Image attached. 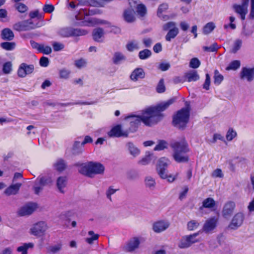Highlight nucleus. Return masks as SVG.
Listing matches in <instances>:
<instances>
[{"label":"nucleus","mask_w":254,"mask_h":254,"mask_svg":"<svg viewBox=\"0 0 254 254\" xmlns=\"http://www.w3.org/2000/svg\"><path fill=\"white\" fill-rule=\"evenodd\" d=\"M177 28L176 26V23L173 21H170L165 23L163 26V29L164 31H169L170 29H175Z\"/></svg>","instance_id":"864d4df0"},{"label":"nucleus","mask_w":254,"mask_h":254,"mask_svg":"<svg viewBox=\"0 0 254 254\" xmlns=\"http://www.w3.org/2000/svg\"><path fill=\"white\" fill-rule=\"evenodd\" d=\"M145 73L142 68H136L134 69L130 75V78L133 81H136L139 79L145 77Z\"/></svg>","instance_id":"aec40b11"},{"label":"nucleus","mask_w":254,"mask_h":254,"mask_svg":"<svg viewBox=\"0 0 254 254\" xmlns=\"http://www.w3.org/2000/svg\"><path fill=\"white\" fill-rule=\"evenodd\" d=\"M16 9L20 13H24L28 10L27 6L23 3L17 2L15 4Z\"/></svg>","instance_id":"603ef678"},{"label":"nucleus","mask_w":254,"mask_h":254,"mask_svg":"<svg viewBox=\"0 0 254 254\" xmlns=\"http://www.w3.org/2000/svg\"><path fill=\"white\" fill-rule=\"evenodd\" d=\"M240 77L241 79L252 82L254 79V66L243 67L240 73Z\"/></svg>","instance_id":"9b49d317"},{"label":"nucleus","mask_w":254,"mask_h":254,"mask_svg":"<svg viewBox=\"0 0 254 254\" xmlns=\"http://www.w3.org/2000/svg\"><path fill=\"white\" fill-rule=\"evenodd\" d=\"M83 145L79 141H75L73 144L72 151L73 154H79L83 151Z\"/></svg>","instance_id":"7c9ffc66"},{"label":"nucleus","mask_w":254,"mask_h":254,"mask_svg":"<svg viewBox=\"0 0 254 254\" xmlns=\"http://www.w3.org/2000/svg\"><path fill=\"white\" fill-rule=\"evenodd\" d=\"M58 34L63 37H69L71 36H80L87 34V30L80 28H72L70 27H64L60 28L58 31Z\"/></svg>","instance_id":"0eeeda50"},{"label":"nucleus","mask_w":254,"mask_h":254,"mask_svg":"<svg viewBox=\"0 0 254 254\" xmlns=\"http://www.w3.org/2000/svg\"><path fill=\"white\" fill-rule=\"evenodd\" d=\"M66 184V179L65 177H60L57 180V187L61 192L63 193V189L65 187Z\"/></svg>","instance_id":"72a5a7b5"},{"label":"nucleus","mask_w":254,"mask_h":254,"mask_svg":"<svg viewBox=\"0 0 254 254\" xmlns=\"http://www.w3.org/2000/svg\"><path fill=\"white\" fill-rule=\"evenodd\" d=\"M156 90L158 93H163L165 91V87L164 84L163 79H161L159 81V82L157 85V88H156Z\"/></svg>","instance_id":"13d9d810"},{"label":"nucleus","mask_w":254,"mask_h":254,"mask_svg":"<svg viewBox=\"0 0 254 254\" xmlns=\"http://www.w3.org/2000/svg\"><path fill=\"white\" fill-rule=\"evenodd\" d=\"M170 226V223L167 221H159L154 223L153 229L156 233H160L166 230Z\"/></svg>","instance_id":"6ab92c4d"},{"label":"nucleus","mask_w":254,"mask_h":254,"mask_svg":"<svg viewBox=\"0 0 254 254\" xmlns=\"http://www.w3.org/2000/svg\"><path fill=\"white\" fill-rule=\"evenodd\" d=\"M126 58L122 53L119 52H115L112 58V61L115 64H120L123 61H125Z\"/></svg>","instance_id":"bb28decb"},{"label":"nucleus","mask_w":254,"mask_h":254,"mask_svg":"<svg viewBox=\"0 0 254 254\" xmlns=\"http://www.w3.org/2000/svg\"><path fill=\"white\" fill-rule=\"evenodd\" d=\"M145 185L147 187L149 188L150 189H153L155 186V180L151 177H147L145 180Z\"/></svg>","instance_id":"a18cd8bd"},{"label":"nucleus","mask_w":254,"mask_h":254,"mask_svg":"<svg viewBox=\"0 0 254 254\" xmlns=\"http://www.w3.org/2000/svg\"><path fill=\"white\" fill-rule=\"evenodd\" d=\"M37 207L36 203H29L22 207L18 211V214L20 216L29 215L32 213Z\"/></svg>","instance_id":"a211bd4d"},{"label":"nucleus","mask_w":254,"mask_h":254,"mask_svg":"<svg viewBox=\"0 0 254 254\" xmlns=\"http://www.w3.org/2000/svg\"><path fill=\"white\" fill-rule=\"evenodd\" d=\"M110 137H127L128 135V131L127 130L123 131L121 129L120 125H117L113 127L111 130L108 133Z\"/></svg>","instance_id":"dca6fc26"},{"label":"nucleus","mask_w":254,"mask_h":254,"mask_svg":"<svg viewBox=\"0 0 254 254\" xmlns=\"http://www.w3.org/2000/svg\"><path fill=\"white\" fill-rule=\"evenodd\" d=\"M171 147L173 149V157L178 163L187 162L189 157L187 153L189 151L188 144L185 140L180 142H175L172 143Z\"/></svg>","instance_id":"f03ea898"},{"label":"nucleus","mask_w":254,"mask_h":254,"mask_svg":"<svg viewBox=\"0 0 254 254\" xmlns=\"http://www.w3.org/2000/svg\"><path fill=\"white\" fill-rule=\"evenodd\" d=\"M218 140L223 141L225 144L227 143V141L224 137L220 133H214L213 135L212 139L210 140L209 141L211 143H215Z\"/></svg>","instance_id":"c03bdc74"},{"label":"nucleus","mask_w":254,"mask_h":254,"mask_svg":"<svg viewBox=\"0 0 254 254\" xmlns=\"http://www.w3.org/2000/svg\"><path fill=\"white\" fill-rule=\"evenodd\" d=\"M1 38L3 40L11 41L13 39L14 34L9 28H4L1 32Z\"/></svg>","instance_id":"c85d7f7f"},{"label":"nucleus","mask_w":254,"mask_h":254,"mask_svg":"<svg viewBox=\"0 0 254 254\" xmlns=\"http://www.w3.org/2000/svg\"><path fill=\"white\" fill-rule=\"evenodd\" d=\"M104 171V167L103 165L92 162L81 166L79 169L80 173L89 177H92L93 174H102Z\"/></svg>","instance_id":"20e7f679"},{"label":"nucleus","mask_w":254,"mask_h":254,"mask_svg":"<svg viewBox=\"0 0 254 254\" xmlns=\"http://www.w3.org/2000/svg\"><path fill=\"white\" fill-rule=\"evenodd\" d=\"M52 46L54 50L56 52L62 50L64 47V46L63 44L57 42H54L52 44Z\"/></svg>","instance_id":"052dcab7"},{"label":"nucleus","mask_w":254,"mask_h":254,"mask_svg":"<svg viewBox=\"0 0 254 254\" xmlns=\"http://www.w3.org/2000/svg\"><path fill=\"white\" fill-rule=\"evenodd\" d=\"M169 161L168 159L162 157L158 161L157 170L160 177L164 179H167L169 182H173L176 178V176L167 175V167L169 164Z\"/></svg>","instance_id":"39448f33"},{"label":"nucleus","mask_w":254,"mask_h":254,"mask_svg":"<svg viewBox=\"0 0 254 254\" xmlns=\"http://www.w3.org/2000/svg\"><path fill=\"white\" fill-rule=\"evenodd\" d=\"M39 64L42 67H47L49 64V59L45 57H42L40 59Z\"/></svg>","instance_id":"0e129e2a"},{"label":"nucleus","mask_w":254,"mask_h":254,"mask_svg":"<svg viewBox=\"0 0 254 254\" xmlns=\"http://www.w3.org/2000/svg\"><path fill=\"white\" fill-rule=\"evenodd\" d=\"M217 208L216 202L212 198L207 197V209H210L211 211H215Z\"/></svg>","instance_id":"58836bf2"},{"label":"nucleus","mask_w":254,"mask_h":254,"mask_svg":"<svg viewBox=\"0 0 254 254\" xmlns=\"http://www.w3.org/2000/svg\"><path fill=\"white\" fill-rule=\"evenodd\" d=\"M30 44L32 48L36 49L39 53L49 55L52 52V49L50 46L40 44L33 40L30 41Z\"/></svg>","instance_id":"4468645a"},{"label":"nucleus","mask_w":254,"mask_h":254,"mask_svg":"<svg viewBox=\"0 0 254 254\" xmlns=\"http://www.w3.org/2000/svg\"><path fill=\"white\" fill-rule=\"evenodd\" d=\"M235 203L232 201L226 202L222 210V215L225 218H228L232 214L235 208Z\"/></svg>","instance_id":"ddd939ff"},{"label":"nucleus","mask_w":254,"mask_h":254,"mask_svg":"<svg viewBox=\"0 0 254 254\" xmlns=\"http://www.w3.org/2000/svg\"><path fill=\"white\" fill-rule=\"evenodd\" d=\"M237 133L233 128H229L226 134V139L228 141H231L233 139L236 137Z\"/></svg>","instance_id":"c9c22d12"},{"label":"nucleus","mask_w":254,"mask_h":254,"mask_svg":"<svg viewBox=\"0 0 254 254\" xmlns=\"http://www.w3.org/2000/svg\"><path fill=\"white\" fill-rule=\"evenodd\" d=\"M242 44V41L240 39L236 40L233 44L231 52L236 53L241 48Z\"/></svg>","instance_id":"de8ad7c7"},{"label":"nucleus","mask_w":254,"mask_h":254,"mask_svg":"<svg viewBox=\"0 0 254 254\" xmlns=\"http://www.w3.org/2000/svg\"><path fill=\"white\" fill-rule=\"evenodd\" d=\"M214 83L216 85H219L223 80V76L219 73L218 70L215 71V74L214 76Z\"/></svg>","instance_id":"09e8293b"},{"label":"nucleus","mask_w":254,"mask_h":254,"mask_svg":"<svg viewBox=\"0 0 254 254\" xmlns=\"http://www.w3.org/2000/svg\"><path fill=\"white\" fill-rule=\"evenodd\" d=\"M200 63L197 58H192L190 62V67L192 68H196L200 65Z\"/></svg>","instance_id":"6e6d98bb"},{"label":"nucleus","mask_w":254,"mask_h":254,"mask_svg":"<svg viewBox=\"0 0 254 254\" xmlns=\"http://www.w3.org/2000/svg\"><path fill=\"white\" fill-rule=\"evenodd\" d=\"M21 185V183L12 184L4 190V193L8 196L15 195L18 193Z\"/></svg>","instance_id":"412c9836"},{"label":"nucleus","mask_w":254,"mask_h":254,"mask_svg":"<svg viewBox=\"0 0 254 254\" xmlns=\"http://www.w3.org/2000/svg\"><path fill=\"white\" fill-rule=\"evenodd\" d=\"M96 23H101L104 24H110V23L105 20H98L95 18H88L87 20H84L80 24L82 26H92Z\"/></svg>","instance_id":"5701e85b"},{"label":"nucleus","mask_w":254,"mask_h":254,"mask_svg":"<svg viewBox=\"0 0 254 254\" xmlns=\"http://www.w3.org/2000/svg\"><path fill=\"white\" fill-rule=\"evenodd\" d=\"M211 176L213 178H222L223 177L224 175L220 169H216L213 171L211 174Z\"/></svg>","instance_id":"bf43d9fd"},{"label":"nucleus","mask_w":254,"mask_h":254,"mask_svg":"<svg viewBox=\"0 0 254 254\" xmlns=\"http://www.w3.org/2000/svg\"><path fill=\"white\" fill-rule=\"evenodd\" d=\"M43 25V22H35L34 20L28 19L18 22L13 25V29L17 31H28Z\"/></svg>","instance_id":"423d86ee"},{"label":"nucleus","mask_w":254,"mask_h":254,"mask_svg":"<svg viewBox=\"0 0 254 254\" xmlns=\"http://www.w3.org/2000/svg\"><path fill=\"white\" fill-rule=\"evenodd\" d=\"M104 35L103 29L101 28L95 29L92 33L93 39L96 42H100V39Z\"/></svg>","instance_id":"2f4dec72"},{"label":"nucleus","mask_w":254,"mask_h":254,"mask_svg":"<svg viewBox=\"0 0 254 254\" xmlns=\"http://www.w3.org/2000/svg\"><path fill=\"white\" fill-rule=\"evenodd\" d=\"M241 65V62L239 60H235L231 62L228 66L226 67V69L228 70H236L238 69Z\"/></svg>","instance_id":"4c0bfd02"},{"label":"nucleus","mask_w":254,"mask_h":254,"mask_svg":"<svg viewBox=\"0 0 254 254\" xmlns=\"http://www.w3.org/2000/svg\"><path fill=\"white\" fill-rule=\"evenodd\" d=\"M127 49L129 52H132L139 49L138 43L137 41H129L126 45Z\"/></svg>","instance_id":"e433bc0d"},{"label":"nucleus","mask_w":254,"mask_h":254,"mask_svg":"<svg viewBox=\"0 0 254 254\" xmlns=\"http://www.w3.org/2000/svg\"><path fill=\"white\" fill-rule=\"evenodd\" d=\"M199 233V232L192 235L183 237L178 244V247L181 249H185L190 247L192 244L197 242L196 237L198 236Z\"/></svg>","instance_id":"6e6552de"},{"label":"nucleus","mask_w":254,"mask_h":254,"mask_svg":"<svg viewBox=\"0 0 254 254\" xmlns=\"http://www.w3.org/2000/svg\"><path fill=\"white\" fill-rule=\"evenodd\" d=\"M174 102V99H171L147 109L141 116L131 115L126 117L125 119L130 125L129 130L131 132L135 131L141 122L148 126L156 124L163 117L161 112L167 109Z\"/></svg>","instance_id":"f257e3e1"},{"label":"nucleus","mask_w":254,"mask_h":254,"mask_svg":"<svg viewBox=\"0 0 254 254\" xmlns=\"http://www.w3.org/2000/svg\"><path fill=\"white\" fill-rule=\"evenodd\" d=\"M47 229V224L45 222L41 221L36 224L31 229L32 234L35 236L43 234Z\"/></svg>","instance_id":"2eb2a0df"},{"label":"nucleus","mask_w":254,"mask_h":254,"mask_svg":"<svg viewBox=\"0 0 254 254\" xmlns=\"http://www.w3.org/2000/svg\"><path fill=\"white\" fill-rule=\"evenodd\" d=\"M75 64L77 67L81 68L85 66L86 62L84 60L81 59L76 61L75 62Z\"/></svg>","instance_id":"774afa93"},{"label":"nucleus","mask_w":254,"mask_h":254,"mask_svg":"<svg viewBox=\"0 0 254 254\" xmlns=\"http://www.w3.org/2000/svg\"><path fill=\"white\" fill-rule=\"evenodd\" d=\"M220 47L216 43H213L209 46H207V52H215L216 53L219 49Z\"/></svg>","instance_id":"680f3d73"},{"label":"nucleus","mask_w":254,"mask_h":254,"mask_svg":"<svg viewBox=\"0 0 254 254\" xmlns=\"http://www.w3.org/2000/svg\"><path fill=\"white\" fill-rule=\"evenodd\" d=\"M70 71L66 69H62L60 70V77L61 78L66 79L69 77Z\"/></svg>","instance_id":"e2e57ef3"},{"label":"nucleus","mask_w":254,"mask_h":254,"mask_svg":"<svg viewBox=\"0 0 254 254\" xmlns=\"http://www.w3.org/2000/svg\"><path fill=\"white\" fill-rule=\"evenodd\" d=\"M168 143L164 140H160L154 148V150L160 151L167 147Z\"/></svg>","instance_id":"8fccbe9b"},{"label":"nucleus","mask_w":254,"mask_h":254,"mask_svg":"<svg viewBox=\"0 0 254 254\" xmlns=\"http://www.w3.org/2000/svg\"><path fill=\"white\" fill-rule=\"evenodd\" d=\"M132 2V4L135 5L134 8L136 9L137 14L141 17L144 16L146 13V8L145 6L141 3L137 4V1L134 0Z\"/></svg>","instance_id":"cd10ccee"},{"label":"nucleus","mask_w":254,"mask_h":254,"mask_svg":"<svg viewBox=\"0 0 254 254\" xmlns=\"http://www.w3.org/2000/svg\"><path fill=\"white\" fill-rule=\"evenodd\" d=\"M97 13V10L95 9H87L86 8H81L79 10L78 14L76 15L77 20L82 19V15L88 16L90 15H94Z\"/></svg>","instance_id":"393cba45"},{"label":"nucleus","mask_w":254,"mask_h":254,"mask_svg":"<svg viewBox=\"0 0 254 254\" xmlns=\"http://www.w3.org/2000/svg\"><path fill=\"white\" fill-rule=\"evenodd\" d=\"M151 55V52L149 50L145 49L139 52L138 57L141 60H145Z\"/></svg>","instance_id":"ea45409f"},{"label":"nucleus","mask_w":254,"mask_h":254,"mask_svg":"<svg viewBox=\"0 0 254 254\" xmlns=\"http://www.w3.org/2000/svg\"><path fill=\"white\" fill-rule=\"evenodd\" d=\"M54 166L57 170L59 171H62L65 169L66 164L64 160L59 159L57 160L56 163L55 164Z\"/></svg>","instance_id":"a19ab883"},{"label":"nucleus","mask_w":254,"mask_h":254,"mask_svg":"<svg viewBox=\"0 0 254 254\" xmlns=\"http://www.w3.org/2000/svg\"><path fill=\"white\" fill-rule=\"evenodd\" d=\"M199 225V223L195 221L191 220L188 223V229L190 231H193L196 229Z\"/></svg>","instance_id":"5fc2aeb1"},{"label":"nucleus","mask_w":254,"mask_h":254,"mask_svg":"<svg viewBox=\"0 0 254 254\" xmlns=\"http://www.w3.org/2000/svg\"><path fill=\"white\" fill-rule=\"evenodd\" d=\"M179 33V29L175 28V29H170L165 36L167 41H170L172 39H174Z\"/></svg>","instance_id":"f704fd0d"},{"label":"nucleus","mask_w":254,"mask_h":254,"mask_svg":"<svg viewBox=\"0 0 254 254\" xmlns=\"http://www.w3.org/2000/svg\"><path fill=\"white\" fill-rule=\"evenodd\" d=\"M245 219V214L242 212L236 213L229 225L231 229L235 230L240 227L243 223Z\"/></svg>","instance_id":"9d476101"},{"label":"nucleus","mask_w":254,"mask_h":254,"mask_svg":"<svg viewBox=\"0 0 254 254\" xmlns=\"http://www.w3.org/2000/svg\"><path fill=\"white\" fill-rule=\"evenodd\" d=\"M190 107L186 102V107L178 111L173 117V124L180 129H184L189 122L190 115Z\"/></svg>","instance_id":"7ed1b4c3"},{"label":"nucleus","mask_w":254,"mask_h":254,"mask_svg":"<svg viewBox=\"0 0 254 254\" xmlns=\"http://www.w3.org/2000/svg\"><path fill=\"white\" fill-rule=\"evenodd\" d=\"M167 8H168V5L167 4H161L158 8L157 15L159 17H161L162 12L164 10L167 9Z\"/></svg>","instance_id":"338daca9"},{"label":"nucleus","mask_w":254,"mask_h":254,"mask_svg":"<svg viewBox=\"0 0 254 254\" xmlns=\"http://www.w3.org/2000/svg\"><path fill=\"white\" fill-rule=\"evenodd\" d=\"M43 10L46 13H50L54 10V6L52 4H45Z\"/></svg>","instance_id":"69168bd1"},{"label":"nucleus","mask_w":254,"mask_h":254,"mask_svg":"<svg viewBox=\"0 0 254 254\" xmlns=\"http://www.w3.org/2000/svg\"><path fill=\"white\" fill-rule=\"evenodd\" d=\"M140 244V241L138 238H133L127 244L129 251H132L136 249Z\"/></svg>","instance_id":"473e14b6"},{"label":"nucleus","mask_w":254,"mask_h":254,"mask_svg":"<svg viewBox=\"0 0 254 254\" xmlns=\"http://www.w3.org/2000/svg\"><path fill=\"white\" fill-rule=\"evenodd\" d=\"M132 1H133V0H129L130 8L126 9L124 13V19L127 22H132L135 19L134 16V7H135V5L132 4Z\"/></svg>","instance_id":"f3484780"},{"label":"nucleus","mask_w":254,"mask_h":254,"mask_svg":"<svg viewBox=\"0 0 254 254\" xmlns=\"http://www.w3.org/2000/svg\"><path fill=\"white\" fill-rule=\"evenodd\" d=\"M88 235H90L91 237L86 238V242L89 244H92L94 241L97 240L99 238V235L94 234L93 231H89Z\"/></svg>","instance_id":"49530a36"},{"label":"nucleus","mask_w":254,"mask_h":254,"mask_svg":"<svg viewBox=\"0 0 254 254\" xmlns=\"http://www.w3.org/2000/svg\"><path fill=\"white\" fill-rule=\"evenodd\" d=\"M34 70V65L22 63L18 68L17 74L20 77H25L26 75L32 73Z\"/></svg>","instance_id":"f8f14e48"},{"label":"nucleus","mask_w":254,"mask_h":254,"mask_svg":"<svg viewBox=\"0 0 254 254\" xmlns=\"http://www.w3.org/2000/svg\"><path fill=\"white\" fill-rule=\"evenodd\" d=\"M117 190H118V189H115L113 187H110L106 192L107 197L110 201H112L111 195L115 193Z\"/></svg>","instance_id":"4d7b16f0"},{"label":"nucleus","mask_w":254,"mask_h":254,"mask_svg":"<svg viewBox=\"0 0 254 254\" xmlns=\"http://www.w3.org/2000/svg\"><path fill=\"white\" fill-rule=\"evenodd\" d=\"M233 7L235 11L240 15L241 19L244 20L248 12V8L245 6L237 4H234Z\"/></svg>","instance_id":"4be33fe9"},{"label":"nucleus","mask_w":254,"mask_h":254,"mask_svg":"<svg viewBox=\"0 0 254 254\" xmlns=\"http://www.w3.org/2000/svg\"><path fill=\"white\" fill-rule=\"evenodd\" d=\"M12 70V64L11 62H8L3 65L2 71L4 74H9Z\"/></svg>","instance_id":"3c124183"},{"label":"nucleus","mask_w":254,"mask_h":254,"mask_svg":"<svg viewBox=\"0 0 254 254\" xmlns=\"http://www.w3.org/2000/svg\"><path fill=\"white\" fill-rule=\"evenodd\" d=\"M152 156V154L148 153V154H146L144 157L142 158L140 160H139L138 162V163L141 165H146L150 162Z\"/></svg>","instance_id":"79ce46f5"},{"label":"nucleus","mask_w":254,"mask_h":254,"mask_svg":"<svg viewBox=\"0 0 254 254\" xmlns=\"http://www.w3.org/2000/svg\"><path fill=\"white\" fill-rule=\"evenodd\" d=\"M185 80L188 82L195 81L199 79V75L195 70H190L185 73Z\"/></svg>","instance_id":"b1692460"},{"label":"nucleus","mask_w":254,"mask_h":254,"mask_svg":"<svg viewBox=\"0 0 254 254\" xmlns=\"http://www.w3.org/2000/svg\"><path fill=\"white\" fill-rule=\"evenodd\" d=\"M1 47L7 51H11L13 50L15 46V44L13 42H3L0 44Z\"/></svg>","instance_id":"37998d69"},{"label":"nucleus","mask_w":254,"mask_h":254,"mask_svg":"<svg viewBox=\"0 0 254 254\" xmlns=\"http://www.w3.org/2000/svg\"><path fill=\"white\" fill-rule=\"evenodd\" d=\"M130 154L134 157L138 156L140 153L139 149L132 143L128 142L127 144Z\"/></svg>","instance_id":"c756f323"},{"label":"nucleus","mask_w":254,"mask_h":254,"mask_svg":"<svg viewBox=\"0 0 254 254\" xmlns=\"http://www.w3.org/2000/svg\"><path fill=\"white\" fill-rule=\"evenodd\" d=\"M52 180L50 178L47 177H42L38 178L33 187L34 193L39 194L40 191L43 190V188L47 185L52 183Z\"/></svg>","instance_id":"1a4fd4ad"},{"label":"nucleus","mask_w":254,"mask_h":254,"mask_svg":"<svg viewBox=\"0 0 254 254\" xmlns=\"http://www.w3.org/2000/svg\"><path fill=\"white\" fill-rule=\"evenodd\" d=\"M218 222V216H215L207 219V233L215 229Z\"/></svg>","instance_id":"a878e982"}]
</instances>
